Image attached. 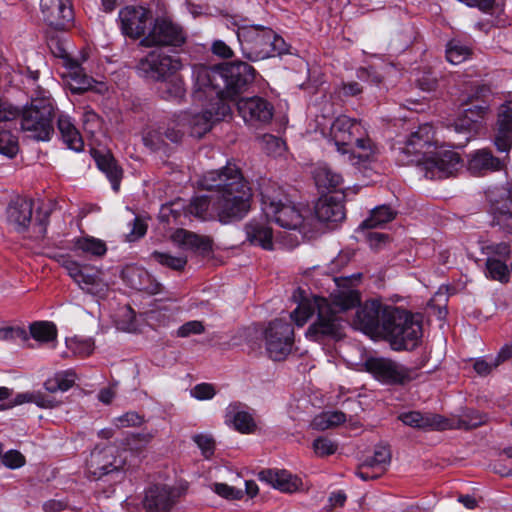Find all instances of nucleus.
<instances>
[{
  "label": "nucleus",
  "instance_id": "obj_2",
  "mask_svg": "<svg viewBox=\"0 0 512 512\" xmlns=\"http://www.w3.org/2000/svg\"><path fill=\"white\" fill-rule=\"evenodd\" d=\"M361 273L348 277L329 279L335 288L329 299L324 296H306L305 291L298 289L293 297L298 305L291 313V318L299 327L316 315V320L306 331V337L312 341H320L325 337H340L342 321L338 313L355 307L360 302L356 284L360 281Z\"/></svg>",
  "mask_w": 512,
  "mask_h": 512
},
{
  "label": "nucleus",
  "instance_id": "obj_60",
  "mask_svg": "<svg viewBox=\"0 0 512 512\" xmlns=\"http://www.w3.org/2000/svg\"><path fill=\"white\" fill-rule=\"evenodd\" d=\"M211 488L216 494L226 499H238L241 493L239 490L225 483H214Z\"/></svg>",
  "mask_w": 512,
  "mask_h": 512
},
{
  "label": "nucleus",
  "instance_id": "obj_16",
  "mask_svg": "<svg viewBox=\"0 0 512 512\" xmlns=\"http://www.w3.org/2000/svg\"><path fill=\"white\" fill-rule=\"evenodd\" d=\"M489 211L497 224L512 234V182L496 186L486 192Z\"/></svg>",
  "mask_w": 512,
  "mask_h": 512
},
{
  "label": "nucleus",
  "instance_id": "obj_17",
  "mask_svg": "<svg viewBox=\"0 0 512 512\" xmlns=\"http://www.w3.org/2000/svg\"><path fill=\"white\" fill-rule=\"evenodd\" d=\"M239 116L247 125L261 126L269 123L274 114V106L260 96L241 97L236 100Z\"/></svg>",
  "mask_w": 512,
  "mask_h": 512
},
{
  "label": "nucleus",
  "instance_id": "obj_49",
  "mask_svg": "<svg viewBox=\"0 0 512 512\" xmlns=\"http://www.w3.org/2000/svg\"><path fill=\"white\" fill-rule=\"evenodd\" d=\"M178 114H175L173 118L168 122L167 126L163 128V134L165 139L172 143H178L183 135V128L186 127L185 121L177 122Z\"/></svg>",
  "mask_w": 512,
  "mask_h": 512
},
{
  "label": "nucleus",
  "instance_id": "obj_44",
  "mask_svg": "<svg viewBox=\"0 0 512 512\" xmlns=\"http://www.w3.org/2000/svg\"><path fill=\"white\" fill-rule=\"evenodd\" d=\"M471 55L470 46L463 44L460 40L452 39L447 44L446 48V58L447 60L454 64L458 65L464 62Z\"/></svg>",
  "mask_w": 512,
  "mask_h": 512
},
{
  "label": "nucleus",
  "instance_id": "obj_15",
  "mask_svg": "<svg viewBox=\"0 0 512 512\" xmlns=\"http://www.w3.org/2000/svg\"><path fill=\"white\" fill-rule=\"evenodd\" d=\"M364 365L376 380L385 384H403L415 377L413 369L389 358L370 357Z\"/></svg>",
  "mask_w": 512,
  "mask_h": 512
},
{
  "label": "nucleus",
  "instance_id": "obj_20",
  "mask_svg": "<svg viewBox=\"0 0 512 512\" xmlns=\"http://www.w3.org/2000/svg\"><path fill=\"white\" fill-rule=\"evenodd\" d=\"M61 60L62 65L65 68L63 77L66 78L72 92L81 93L87 90L102 92L105 88L103 83L96 82L92 77L85 73L79 60L70 57L66 53L61 55Z\"/></svg>",
  "mask_w": 512,
  "mask_h": 512
},
{
  "label": "nucleus",
  "instance_id": "obj_59",
  "mask_svg": "<svg viewBox=\"0 0 512 512\" xmlns=\"http://www.w3.org/2000/svg\"><path fill=\"white\" fill-rule=\"evenodd\" d=\"M497 368L495 361L491 357L478 358L474 362V370L480 376H486L493 369Z\"/></svg>",
  "mask_w": 512,
  "mask_h": 512
},
{
  "label": "nucleus",
  "instance_id": "obj_51",
  "mask_svg": "<svg viewBox=\"0 0 512 512\" xmlns=\"http://www.w3.org/2000/svg\"><path fill=\"white\" fill-rule=\"evenodd\" d=\"M262 149L271 156H280L285 150V143L278 137L266 134L261 138Z\"/></svg>",
  "mask_w": 512,
  "mask_h": 512
},
{
  "label": "nucleus",
  "instance_id": "obj_12",
  "mask_svg": "<svg viewBox=\"0 0 512 512\" xmlns=\"http://www.w3.org/2000/svg\"><path fill=\"white\" fill-rule=\"evenodd\" d=\"M186 38L187 35L179 24L169 17L161 16L154 19L151 28L140 40V44L145 47H180L185 43Z\"/></svg>",
  "mask_w": 512,
  "mask_h": 512
},
{
  "label": "nucleus",
  "instance_id": "obj_36",
  "mask_svg": "<svg viewBox=\"0 0 512 512\" xmlns=\"http://www.w3.org/2000/svg\"><path fill=\"white\" fill-rule=\"evenodd\" d=\"M73 251L82 256L102 257L107 252V246L101 239L93 236H83L74 239Z\"/></svg>",
  "mask_w": 512,
  "mask_h": 512
},
{
  "label": "nucleus",
  "instance_id": "obj_63",
  "mask_svg": "<svg viewBox=\"0 0 512 512\" xmlns=\"http://www.w3.org/2000/svg\"><path fill=\"white\" fill-rule=\"evenodd\" d=\"M131 225V230L127 235L128 241H136L143 237L147 231V225L139 218H135Z\"/></svg>",
  "mask_w": 512,
  "mask_h": 512
},
{
  "label": "nucleus",
  "instance_id": "obj_28",
  "mask_svg": "<svg viewBox=\"0 0 512 512\" xmlns=\"http://www.w3.org/2000/svg\"><path fill=\"white\" fill-rule=\"evenodd\" d=\"M33 205L32 199H19L8 206L7 220L16 231L23 232L31 224Z\"/></svg>",
  "mask_w": 512,
  "mask_h": 512
},
{
  "label": "nucleus",
  "instance_id": "obj_7",
  "mask_svg": "<svg viewBox=\"0 0 512 512\" xmlns=\"http://www.w3.org/2000/svg\"><path fill=\"white\" fill-rule=\"evenodd\" d=\"M182 67L178 56H170L157 50L148 53L137 66L144 77L159 82L157 89L162 98L176 102H180L186 94L183 79L175 75Z\"/></svg>",
  "mask_w": 512,
  "mask_h": 512
},
{
  "label": "nucleus",
  "instance_id": "obj_6",
  "mask_svg": "<svg viewBox=\"0 0 512 512\" xmlns=\"http://www.w3.org/2000/svg\"><path fill=\"white\" fill-rule=\"evenodd\" d=\"M316 123V130L333 143L344 160L351 165L365 167L376 159L378 147L369 137L362 121L340 115L334 120L321 116Z\"/></svg>",
  "mask_w": 512,
  "mask_h": 512
},
{
  "label": "nucleus",
  "instance_id": "obj_8",
  "mask_svg": "<svg viewBox=\"0 0 512 512\" xmlns=\"http://www.w3.org/2000/svg\"><path fill=\"white\" fill-rule=\"evenodd\" d=\"M55 104L48 91L39 89L21 112L20 125L28 138L48 142L54 134Z\"/></svg>",
  "mask_w": 512,
  "mask_h": 512
},
{
  "label": "nucleus",
  "instance_id": "obj_24",
  "mask_svg": "<svg viewBox=\"0 0 512 512\" xmlns=\"http://www.w3.org/2000/svg\"><path fill=\"white\" fill-rule=\"evenodd\" d=\"M114 451V447L106 446L104 448L96 447L91 452L88 467L95 477H101L114 471L118 472L122 467L123 462L114 457Z\"/></svg>",
  "mask_w": 512,
  "mask_h": 512
},
{
  "label": "nucleus",
  "instance_id": "obj_3",
  "mask_svg": "<svg viewBox=\"0 0 512 512\" xmlns=\"http://www.w3.org/2000/svg\"><path fill=\"white\" fill-rule=\"evenodd\" d=\"M202 189L216 191L213 198L198 196L191 200L188 213L206 220L214 213L220 222L242 219L250 210L252 191L240 169L233 163L206 172L198 181Z\"/></svg>",
  "mask_w": 512,
  "mask_h": 512
},
{
  "label": "nucleus",
  "instance_id": "obj_32",
  "mask_svg": "<svg viewBox=\"0 0 512 512\" xmlns=\"http://www.w3.org/2000/svg\"><path fill=\"white\" fill-rule=\"evenodd\" d=\"M171 239L182 250L206 252L211 248V241L208 237L197 235L185 229H177L171 235Z\"/></svg>",
  "mask_w": 512,
  "mask_h": 512
},
{
  "label": "nucleus",
  "instance_id": "obj_54",
  "mask_svg": "<svg viewBox=\"0 0 512 512\" xmlns=\"http://www.w3.org/2000/svg\"><path fill=\"white\" fill-rule=\"evenodd\" d=\"M16 339H21L23 341H27L29 339V335L23 327H20V326L0 327V340L1 341H14Z\"/></svg>",
  "mask_w": 512,
  "mask_h": 512
},
{
  "label": "nucleus",
  "instance_id": "obj_45",
  "mask_svg": "<svg viewBox=\"0 0 512 512\" xmlns=\"http://www.w3.org/2000/svg\"><path fill=\"white\" fill-rule=\"evenodd\" d=\"M67 349L75 356L87 357L94 350V342L91 338L71 337L66 339Z\"/></svg>",
  "mask_w": 512,
  "mask_h": 512
},
{
  "label": "nucleus",
  "instance_id": "obj_1",
  "mask_svg": "<svg viewBox=\"0 0 512 512\" xmlns=\"http://www.w3.org/2000/svg\"><path fill=\"white\" fill-rule=\"evenodd\" d=\"M194 102L203 105L199 112L178 113L177 122L185 121L194 137H202L215 124L232 114L228 101H235L255 78V69L245 62L225 63L215 67L194 65L192 68Z\"/></svg>",
  "mask_w": 512,
  "mask_h": 512
},
{
  "label": "nucleus",
  "instance_id": "obj_41",
  "mask_svg": "<svg viewBox=\"0 0 512 512\" xmlns=\"http://www.w3.org/2000/svg\"><path fill=\"white\" fill-rule=\"evenodd\" d=\"M485 275L487 278L501 283H507L510 279V270L506 261L488 258L485 263Z\"/></svg>",
  "mask_w": 512,
  "mask_h": 512
},
{
  "label": "nucleus",
  "instance_id": "obj_26",
  "mask_svg": "<svg viewBox=\"0 0 512 512\" xmlns=\"http://www.w3.org/2000/svg\"><path fill=\"white\" fill-rule=\"evenodd\" d=\"M225 424L243 434L253 433L257 427L250 409L240 402L230 403L226 407Z\"/></svg>",
  "mask_w": 512,
  "mask_h": 512
},
{
  "label": "nucleus",
  "instance_id": "obj_42",
  "mask_svg": "<svg viewBox=\"0 0 512 512\" xmlns=\"http://www.w3.org/2000/svg\"><path fill=\"white\" fill-rule=\"evenodd\" d=\"M395 216L394 211L387 205H381L372 210L370 216L362 222L361 228H376L390 222Z\"/></svg>",
  "mask_w": 512,
  "mask_h": 512
},
{
  "label": "nucleus",
  "instance_id": "obj_53",
  "mask_svg": "<svg viewBox=\"0 0 512 512\" xmlns=\"http://www.w3.org/2000/svg\"><path fill=\"white\" fill-rule=\"evenodd\" d=\"M486 422V416L471 410L463 414L458 422V427L463 429L476 428Z\"/></svg>",
  "mask_w": 512,
  "mask_h": 512
},
{
  "label": "nucleus",
  "instance_id": "obj_55",
  "mask_svg": "<svg viewBox=\"0 0 512 512\" xmlns=\"http://www.w3.org/2000/svg\"><path fill=\"white\" fill-rule=\"evenodd\" d=\"M190 394L197 400H210L215 396L216 390L212 384L201 383L194 386L191 389Z\"/></svg>",
  "mask_w": 512,
  "mask_h": 512
},
{
  "label": "nucleus",
  "instance_id": "obj_57",
  "mask_svg": "<svg viewBox=\"0 0 512 512\" xmlns=\"http://www.w3.org/2000/svg\"><path fill=\"white\" fill-rule=\"evenodd\" d=\"M204 332V326L200 321H189L182 326H180L177 330L178 337H188L193 334H201Z\"/></svg>",
  "mask_w": 512,
  "mask_h": 512
},
{
  "label": "nucleus",
  "instance_id": "obj_64",
  "mask_svg": "<svg viewBox=\"0 0 512 512\" xmlns=\"http://www.w3.org/2000/svg\"><path fill=\"white\" fill-rule=\"evenodd\" d=\"M369 246L374 250H379L386 246L389 241L388 235L381 232H369L367 234Z\"/></svg>",
  "mask_w": 512,
  "mask_h": 512
},
{
  "label": "nucleus",
  "instance_id": "obj_39",
  "mask_svg": "<svg viewBox=\"0 0 512 512\" xmlns=\"http://www.w3.org/2000/svg\"><path fill=\"white\" fill-rule=\"evenodd\" d=\"M123 277L129 282L133 289L148 291L149 293L158 292V285H155L154 288H150L145 284V281H148L150 276L141 268L129 267L123 272Z\"/></svg>",
  "mask_w": 512,
  "mask_h": 512
},
{
  "label": "nucleus",
  "instance_id": "obj_33",
  "mask_svg": "<svg viewBox=\"0 0 512 512\" xmlns=\"http://www.w3.org/2000/svg\"><path fill=\"white\" fill-rule=\"evenodd\" d=\"M94 159L97 167L111 183L112 189L117 192L120 188L123 171L116 159L109 152H95Z\"/></svg>",
  "mask_w": 512,
  "mask_h": 512
},
{
  "label": "nucleus",
  "instance_id": "obj_52",
  "mask_svg": "<svg viewBox=\"0 0 512 512\" xmlns=\"http://www.w3.org/2000/svg\"><path fill=\"white\" fill-rule=\"evenodd\" d=\"M82 123L84 130L91 135H94L101 128L100 117L89 107L83 109Z\"/></svg>",
  "mask_w": 512,
  "mask_h": 512
},
{
  "label": "nucleus",
  "instance_id": "obj_48",
  "mask_svg": "<svg viewBox=\"0 0 512 512\" xmlns=\"http://www.w3.org/2000/svg\"><path fill=\"white\" fill-rule=\"evenodd\" d=\"M152 258L154 259V261L161 264L162 266H166L173 270H182L187 263L186 256H174L171 255L170 253L164 252H154L152 254Z\"/></svg>",
  "mask_w": 512,
  "mask_h": 512
},
{
  "label": "nucleus",
  "instance_id": "obj_37",
  "mask_svg": "<svg viewBox=\"0 0 512 512\" xmlns=\"http://www.w3.org/2000/svg\"><path fill=\"white\" fill-rule=\"evenodd\" d=\"M76 378L73 370L61 371L48 378L44 382V388L50 393L65 392L75 384Z\"/></svg>",
  "mask_w": 512,
  "mask_h": 512
},
{
  "label": "nucleus",
  "instance_id": "obj_62",
  "mask_svg": "<svg viewBox=\"0 0 512 512\" xmlns=\"http://www.w3.org/2000/svg\"><path fill=\"white\" fill-rule=\"evenodd\" d=\"M142 423V418L135 412H127L124 415L115 418L114 424L115 426L129 427V426H138Z\"/></svg>",
  "mask_w": 512,
  "mask_h": 512
},
{
  "label": "nucleus",
  "instance_id": "obj_14",
  "mask_svg": "<svg viewBox=\"0 0 512 512\" xmlns=\"http://www.w3.org/2000/svg\"><path fill=\"white\" fill-rule=\"evenodd\" d=\"M491 90L487 86H479L476 91L469 97L471 106L463 111V113L454 121L453 127L455 132L463 134H471L477 123L484 119L490 104L489 97Z\"/></svg>",
  "mask_w": 512,
  "mask_h": 512
},
{
  "label": "nucleus",
  "instance_id": "obj_27",
  "mask_svg": "<svg viewBox=\"0 0 512 512\" xmlns=\"http://www.w3.org/2000/svg\"><path fill=\"white\" fill-rule=\"evenodd\" d=\"M258 479L282 492H295L302 485L301 480L286 470L265 469L258 473Z\"/></svg>",
  "mask_w": 512,
  "mask_h": 512
},
{
  "label": "nucleus",
  "instance_id": "obj_40",
  "mask_svg": "<svg viewBox=\"0 0 512 512\" xmlns=\"http://www.w3.org/2000/svg\"><path fill=\"white\" fill-rule=\"evenodd\" d=\"M346 421V415L341 411H325L314 417L311 422L316 430H327L339 426Z\"/></svg>",
  "mask_w": 512,
  "mask_h": 512
},
{
  "label": "nucleus",
  "instance_id": "obj_9",
  "mask_svg": "<svg viewBox=\"0 0 512 512\" xmlns=\"http://www.w3.org/2000/svg\"><path fill=\"white\" fill-rule=\"evenodd\" d=\"M242 54L251 61H258L287 51L284 39L272 29L262 26H242L236 30Z\"/></svg>",
  "mask_w": 512,
  "mask_h": 512
},
{
  "label": "nucleus",
  "instance_id": "obj_34",
  "mask_svg": "<svg viewBox=\"0 0 512 512\" xmlns=\"http://www.w3.org/2000/svg\"><path fill=\"white\" fill-rule=\"evenodd\" d=\"M57 127L67 148L75 152L83 150L84 141L82 136L68 115L61 114L58 116Z\"/></svg>",
  "mask_w": 512,
  "mask_h": 512
},
{
  "label": "nucleus",
  "instance_id": "obj_21",
  "mask_svg": "<svg viewBox=\"0 0 512 512\" xmlns=\"http://www.w3.org/2000/svg\"><path fill=\"white\" fill-rule=\"evenodd\" d=\"M44 21L57 30L67 29L73 21L71 0H41Z\"/></svg>",
  "mask_w": 512,
  "mask_h": 512
},
{
  "label": "nucleus",
  "instance_id": "obj_43",
  "mask_svg": "<svg viewBox=\"0 0 512 512\" xmlns=\"http://www.w3.org/2000/svg\"><path fill=\"white\" fill-rule=\"evenodd\" d=\"M481 252L488 258L501 259L509 261L511 258V248L509 243L488 241L481 245Z\"/></svg>",
  "mask_w": 512,
  "mask_h": 512
},
{
  "label": "nucleus",
  "instance_id": "obj_35",
  "mask_svg": "<svg viewBox=\"0 0 512 512\" xmlns=\"http://www.w3.org/2000/svg\"><path fill=\"white\" fill-rule=\"evenodd\" d=\"M501 167V161L486 149L475 151L470 155L468 161V170L474 175L484 174L488 171H497Z\"/></svg>",
  "mask_w": 512,
  "mask_h": 512
},
{
  "label": "nucleus",
  "instance_id": "obj_61",
  "mask_svg": "<svg viewBox=\"0 0 512 512\" xmlns=\"http://www.w3.org/2000/svg\"><path fill=\"white\" fill-rule=\"evenodd\" d=\"M20 115V110L9 103L0 99V121H11Z\"/></svg>",
  "mask_w": 512,
  "mask_h": 512
},
{
  "label": "nucleus",
  "instance_id": "obj_18",
  "mask_svg": "<svg viewBox=\"0 0 512 512\" xmlns=\"http://www.w3.org/2000/svg\"><path fill=\"white\" fill-rule=\"evenodd\" d=\"M180 495V490L175 486L155 483L145 490L143 506L146 512H172Z\"/></svg>",
  "mask_w": 512,
  "mask_h": 512
},
{
  "label": "nucleus",
  "instance_id": "obj_10",
  "mask_svg": "<svg viewBox=\"0 0 512 512\" xmlns=\"http://www.w3.org/2000/svg\"><path fill=\"white\" fill-rule=\"evenodd\" d=\"M262 212L267 218L273 219L279 226L286 229H301L308 232L312 217L310 209L296 205L290 201L283 202L268 195L262 196Z\"/></svg>",
  "mask_w": 512,
  "mask_h": 512
},
{
  "label": "nucleus",
  "instance_id": "obj_11",
  "mask_svg": "<svg viewBox=\"0 0 512 512\" xmlns=\"http://www.w3.org/2000/svg\"><path fill=\"white\" fill-rule=\"evenodd\" d=\"M59 262L83 291L97 297L106 295L109 290V283L105 279L103 270L81 265L70 256H61Z\"/></svg>",
  "mask_w": 512,
  "mask_h": 512
},
{
  "label": "nucleus",
  "instance_id": "obj_22",
  "mask_svg": "<svg viewBox=\"0 0 512 512\" xmlns=\"http://www.w3.org/2000/svg\"><path fill=\"white\" fill-rule=\"evenodd\" d=\"M391 461V452L386 445H376L373 455L367 457L357 468L355 474L363 481L374 480L382 476Z\"/></svg>",
  "mask_w": 512,
  "mask_h": 512
},
{
  "label": "nucleus",
  "instance_id": "obj_38",
  "mask_svg": "<svg viewBox=\"0 0 512 512\" xmlns=\"http://www.w3.org/2000/svg\"><path fill=\"white\" fill-rule=\"evenodd\" d=\"M30 336L39 343H49L57 338V328L52 322L36 321L29 326Z\"/></svg>",
  "mask_w": 512,
  "mask_h": 512
},
{
  "label": "nucleus",
  "instance_id": "obj_50",
  "mask_svg": "<svg viewBox=\"0 0 512 512\" xmlns=\"http://www.w3.org/2000/svg\"><path fill=\"white\" fill-rule=\"evenodd\" d=\"M312 448L316 456L326 457L337 451L338 444L328 437L320 436L313 441Z\"/></svg>",
  "mask_w": 512,
  "mask_h": 512
},
{
  "label": "nucleus",
  "instance_id": "obj_29",
  "mask_svg": "<svg viewBox=\"0 0 512 512\" xmlns=\"http://www.w3.org/2000/svg\"><path fill=\"white\" fill-rule=\"evenodd\" d=\"M315 217L321 222H339L345 218L342 199L335 196H321L315 204Z\"/></svg>",
  "mask_w": 512,
  "mask_h": 512
},
{
  "label": "nucleus",
  "instance_id": "obj_31",
  "mask_svg": "<svg viewBox=\"0 0 512 512\" xmlns=\"http://www.w3.org/2000/svg\"><path fill=\"white\" fill-rule=\"evenodd\" d=\"M399 419L405 425L416 428L443 430L449 427L448 421L441 416L423 415L417 411L403 413L399 416Z\"/></svg>",
  "mask_w": 512,
  "mask_h": 512
},
{
  "label": "nucleus",
  "instance_id": "obj_46",
  "mask_svg": "<svg viewBox=\"0 0 512 512\" xmlns=\"http://www.w3.org/2000/svg\"><path fill=\"white\" fill-rule=\"evenodd\" d=\"M19 151L18 138L11 131L0 129V154L14 158Z\"/></svg>",
  "mask_w": 512,
  "mask_h": 512
},
{
  "label": "nucleus",
  "instance_id": "obj_19",
  "mask_svg": "<svg viewBox=\"0 0 512 512\" xmlns=\"http://www.w3.org/2000/svg\"><path fill=\"white\" fill-rule=\"evenodd\" d=\"M118 19L122 33L132 39L144 37L152 22V13L143 6H126L119 11Z\"/></svg>",
  "mask_w": 512,
  "mask_h": 512
},
{
  "label": "nucleus",
  "instance_id": "obj_58",
  "mask_svg": "<svg viewBox=\"0 0 512 512\" xmlns=\"http://www.w3.org/2000/svg\"><path fill=\"white\" fill-rule=\"evenodd\" d=\"M2 463L8 468L16 469L24 465L25 459L19 451L10 450L2 457Z\"/></svg>",
  "mask_w": 512,
  "mask_h": 512
},
{
  "label": "nucleus",
  "instance_id": "obj_13",
  "mask_svg": "<svg viewBox=\"0 0 512 512\" xmlns=\"http://www.w3.org/2000/svg\"><path fill=\"white\" fill-rule=\"evenodd\" d=\"M265 349L269 358L275 361L285 359L292 351L294 331L282 320L271 322L264 331Z\"/></svg>",
  "mask_w": 512,
  "mask_h": 512
},
{
  "label": "nucleus",
  "instance_id": "obj_56",
  "mask_svg": "<svg viewBox=\"0 0 512 512\" xmlns=\"http://www.w3.org/2000/svg\"><path fill=\"white\" fill-rule=\"evenodd\" d=\"M193 440L201 449L205 458H209L213 455L215 442L211 436L206 434H197L193 437Z\"/></svg>",
  "mask_w": 512,
  "mask_h": 512
},
{
  "label": "nucleus",
  "instance_id": "obj_5",
  "mask_svg": "<svg viewBox=\"0 0 512 512\" xmlns=\"http://www.w3.org/2000/svg\"><path fill=\"white\" fill-rule=\"evenodd\" d=\"M354 324L365 333L382 331L394 350H410L417 346L422 328L409 312L393 306H384L371 299L361 305Z\"/></svg>",
  "mask_w": 512,
  "mask_h": 512
},
{
  "label": "nucleus",
  "instance_id": "obj_25",
  "mask_svg": "<svg viewBox=\"0 0 512 512\" xmlns=\"http://www.w3.org/2000/svg\"><path fill=\"white\" fill-rule=\"evenodd\" d=\"M494 141L501 152H508L512 146V97L498 109Z\"/></svg>",
  "mask_w": 512,
  "mask_h": 512
},
{
  "label": "nucleus",
  "instance_id": "obj_4",
  "mask_svg": "<svg viewBox=\"0 0 512 512\" xmlns=\"http://www.w3.org/2000/svg\"><path fill=\"white\" fill-rule=\"evenodd\" d=\"M398 160L403 165L416 164L429 179H443L457 173L463 167L459 153L440 145L434 127L425 123L398 142Z\"/></svg>",
  "mask_w": 512,
  "mask_h": 512
},
{
  "label": "nucleus",
  "instance_id": "obj_47",
  "mask_svg": "<svg viewBox=\"0 0 512 512\" xmlns=\"http://www.w3.org/2000/svg\"><path fill=\"white\" fill-rule=\"evenodd\" d=\"M143 142L151 150H160L166 144L163 127H147L143 132Z\"/></svg>",
  "mask_w": 512,
  "mask_h": 512
},
{
  "label": "nucleus",
  "instance_id": "obj_30",
  "mask_svg": "<svg viewBox=\"0 0 512 512\" xmlns=\"http://www.w3.org/2000/svg\"><path fill=\"white\" fill-rule=\"evenodd\" d=\"M313 178L317 188L321 191H340L343 197L347 196L350 188H343V177L326 164H319L313 170Z\"/></svg>",
  "mask_w": 512,
  "mask_h": 512
},
{
  "label": "nucleus",
  "instance_id": "obj_23",
  "mask_svg": "<svg viewBox=\"0 0 512 512\" xmlns=\"http://www.w3.org/2000/svg\"><path fill=\"white\" fill-rule=\"evenodd\" d=\"M246 240L253 246L264 250H273L278 242L267 217L252 218L244 226Z\"/></svg>",
  "mask_w": 512,
  "mask_h": 512
}]
</instances>
